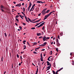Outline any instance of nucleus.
<instances>
[{
    "label": "nucleus",
    "instance_id": "8",
    "mask_svg": "<svg viewBox=\"0 0 74 74\" xmlns=\"http://www.w3.org/2000/svg\"><path fill=\"white\" fill-rule=\"evenodd\" d=\"M25 20L26 22H29V21L27 20V17H26L25 16Z\"/></svg>",
    "mask_w": 74,
    "mask_h": 74
},
{
    "label": "nucleus",
    "instance_id": "25",
    "mask_svg": "<svg viewBox=\"0 0 74 74\" xmlns=\"http://www.w3.org/2000/svg\"><path fill=\"white\" fill-rule=\"evenodd\" d=\"M27 44H28V45H29V47H30V44H29V42H27Z\"/></svg>",
    "mask_w": 74,
    "mask_h": 74
},
{
    "label": "nucleus",
    "instance_id": "9",
    "mask_svg": "<svg viewBox=\"0 0 74 74\" xmlns=\"http://www.w3.org/2000/svg\"><path fill=\"white\" fill-rule=\"evenodd\" d=\"M21 4L20 3L18 4L17 5H15L16 7H21Z\"/></svg>",
    "mask_w": 74,
    "mask_h": 74
},
{
    "label": "nucleus",
    "instance_id": "1",
    "mask_svg": "<svg viewBox=\"0 0 74 74\" xmlns=\"http://www.w3.org/2000/svg\"><path fill=\"white\" fill-rule=\"evenodd\" d=\"M49 37H48L47 38L45 36H44L43 37V41H47V40H49Z\"/></svg>",
    "mask_w": 74,
    "mask_h": 74
},
{
    "label": "nucleus",
    "instance_id": "62",
    "mask_svg": "<svg viewBox=\"0 0 74 74\" xmlns=\"http://www.w3.org/2000/svg\"><path fill=\"white\" fill-rule=\"evenodd\" d=\"M28 11H29V10H30V8L28 7Z\"/></svg>",
    "mask_w": 74,
    "mask_h": 74
},
{
    "label": "nucleus",
    "instance_id": "51",
    "mask_svg": "<svg viewBox=\"0 0 74 74\" xmlns=\"http://www.w3.org/2000/svg\"><path fill=\"white\" fill-rule=\"evenodd\" d=\"M58 38H59V39H60V36H59V35H58Z\"/></svg>",
    "mask_w": 74,
    "mask_h": 74
},
{
    "label": "nucleus",
    "instance_id": "5",
    "mask_svg": "<svg viewBox=\"0 0 74 74\" xmlns=\"http://www.w3.org/2000/svg\"><path fill=\"white\" fill-rule=\"evenodd\" d=\"M44 23H45V22H43L42 24H40L39 26L37 27H41V26H42L43 25H44Z\"/></svg>",
    "mask_w": 74,
    "mask_h": 74
},
{
    "label": "nucleus",
    "instance_id": "56",
    "mask_svg": "<svg viewBox=\"0 0 74 74\" xmlns=\"http://www.w3.org/2000/svg\"><path fill=\"white\" fill-rule=\"evenodd\" d=\"M45 50V49H42L41 51H44V50Z\"/></svg>",
    "mask_w": 74,
    "mask_h": 74
},
{
    "label": "nucleus",
    "instance_id": "19",
    "mask_svg": "<svg viewBox=\"0 0 74 74\" xmlns=\"http://www.w3.org/2000/svg\"><path fill=\"white\" fill-rule=\"evenodd\" d=\"M25 42H26V41L25 40L23 41V43L24 44H25Z\"/></svg>",
    "mask_w": 74,
    "mask_h": 74
},
{
    "label": "nucleus",
    "instance_id": "21",
    "mask_svg": "<svg viewBox=\"0 0 74 74\" xmlns=\"http://www.w3.org/2000/svg\"><path fill=\"white\" fill-rule=\"evenodd\" d=\"M20 29L21 30H22V27L20 26L19 27Z\"/></svg>",
    "mask_w": 74,
    "mask_h": 74
},
{
    "label": "nucleus",
    "instance_id": "22",
    "mask_svg": "<svg viewBox=\"0 0 74 74\" xmlns=\"http://www.w3.org/2000/svg\"><path fill=\"white\" fill-rule=\"evenodd\" d=\"M50 55H52V51H51L50 52Z\"/></svg>",
    "mask_w": 74,
    "mask_h": 74
},
{
    "label": "nucleus",
    "instance_id": "23",
    "mask_svg": "<svg viewBox=\"0 0 74 74\" xmlns=\"http://www.w3.org/2000/svg\"><path fill=\"white\" fill-rule=\"evenodd\" d=\"M52 73H53V74H56V73H55V72L54 71H52Z\"/></svg>",
    "mask_w": 74,
    "mask_h": 74
},
{
    "label": "nucleus",
    "instance_id": "49",
    "mask_svg": "<svg viewBox=\"0 0 74 74\" xmlns=\"http://www.w3.org/2000/svg\"><path fill=\"white\" fill-rule=\"evenodd\" d=\"M33 8H34V7H33V6H32V8H31L30 10H31V11H32V10Z\"/></svg>",
    "mask_w": 74,
    "mask_h": 74
},
{
    "label": "nucleus",
    "instance_id": "60",
    "mask_svg": "<svg viewBox=\"0 0 74 74\" xmlns=\"http://www.w3.org/2000/svg\"><path fill=\"white\" fill-rule=\"evenodd\" d=\"M18 16L17 15L16 16V18H18Z\"/></svg>",
    "mask_w": 74,
    "mask_h": 74
},
{
    "label": "nucleus",
    "instance_id": "14",
    "mask_svg": "<svg viewBox=\"0 0 74 74\" xmlns=\"http://www.w3.org/2000/svg\"><path fill=\"white\" fill-rule=\"evenodd\" d=\"M63 32H61L60 34V36H63Z\"/></svg>",
    "mask_w": 74,
    "mask_h": 74
},
{
    "label": "nucleus",
    "instance_id": "3",
    "mask_svg": "<svg viewBox=\"0 0 74 74\" xmlns=\"http://www.w3.org/2000/svg\"><path fill=\"white\" fill-rule=\"evenodd\" d=\"M56 42L57 44V45L58 47H59L60 45V44L59 42V40L57 39V40H56Z\"/></svg>",
    "mask_w": 74,
    "mask_h": 74
},
{
    "label": "nucleus",
    "instance_id": "59",
    "mask_svg": "<svg viewBox=\"0 0 74 74\" xmlns=\"http://www.w3.org/2000/svg\"><path fill=\"white\" fill-rule=\"evenodd\" d=\"M24 53V51L21 52V53Z\"/></svg>",
    "mask_w": 74,
    "mask_h": 74
},
{
    "label": "nucleus",
    "instance_id": "50",
    "mask_svg": "<svg viewBox=\"0 0 74 74\" xmlns=\"http://www.w3.org/2000/svg\"><path fill=\"white\" fill-rule=\"evenodd\" d=\"M32 23H37V21H33L32 22Z\"/></svg>",
    "mask_w": 74,
    "mask_h": 74
},
{
    "label": "nucleus",
    "instance_id": "24",
    "mask_svg": "<svg viewBox=\"0 0 74 74\" xmlns=\"http://www.w3.org/2000/svg\"><path fill=\"white\" fill-rule=\"evenodd\" d=\"M23 47H24L23 49H26V46L25 45H24L23 46Z\"/></svg>",
    "mask_w": 74,
    "mask_h": 74
},
{
    "label": "nucleus",
    "instance_id": "12",
    "mask_svg": "<svg viewBox=\"0 0 74 74\" xmlns=\"http://www.w3.org/2000/svg\"><path fill=\"white\" fill-rule=\"evenodd\" d=\"M35 11H36V12H38V11H39V8H36L35 10Z\"/></svg>",
    "mask_w": 74,
    "mask_h": 74
},
{
    "label": "nucleus",
    "instance_id": "11",
    "mask_svg": "<svg viewBox=\"0 0 74 74\" xmlns=\"http://www.w3.org/2000/svg\"><path fill=\"white\" fill-rule=\"evenodd\" d=\"M32 44H33V45H37V42H35L34 43H32Z\"/></svg>",
    "mask_w": 74,
    "mask_h": 74
},
{
    "label": "nucleus",
    "instance_id": "38",
    "mask_svg": "<svg viewBox=\"0 0 74 74\" xmlns=\"http://www.w3.org/2000/svg\"><path fill=\"white\" fill-rule=\"evenodd\" d=\"M16 21H17V22H19V20H18V18H16Z\"/></svg>",
    "mask_w": 74,
    "mask_h": 74
},
{
    "label": "nucleus",
    "instance_id": "15",
    "mask_svg": "<svg viewBox=\"0 0 74 74\" xmlns=\"http://www.w3.org/2000/svg\"><path fill=\"white\" fill-rule=\"evenodd\" d=\"M40 61L41 62H43V59L42 58V57H41V58H40Z\"/></svg>",
    "mask_w": 74,
    "mask_h": 74
},
{
    "label": "nucleus",
    "instance_id": "47",
    "mask_svg": "<svg viewBox=\"0 0 74 74\" xmlns=\"http://www.w3.org/2000/svg\"><path fill=\"white\" fill-rule=\"evenodd\" d=\"M56 51H57V52H58V48L56 49Z\"/></svg>",
    "mask_w": 74,
    "mask_h": 74
},
{
    "label": "nucleus",
    "instance_id": "35",
    "mask_svg": "<svg viewBox=\"0 0 74 74\" xmlns=\"http://www.w3.org/2000/svg\"><path fill=\"white\" fill-rule=\"evenodd\" d=\"M35 29V27H32V28H31V29H33V30H34V29Z\"/></svg>",
    "mask_w": 74,
    "mask_h": 74
},
{
    "label": "nucleus",
    "instance_id": "4",
    "mask_svg": "<svg viewBox=\"0 0 74 74\" xmlns=\"http://www.w3.org/2000/svg\"><path fill=\"white\" fill-rule=\"evenodd\" d=\"M1 10L2 12H4V10H3V9H4V6L2 5H1Z\"/></svg>",
    "mask_w": 74,
    "mask_h": 74
},
{
    "label": "nucleus",
    "instance_id": "40",
    "mask_svg": "<svg viewBox=\"0 0 74 74\" xmlns=\"http://www.w3.org/2000/svg\"><path fill=\"white\" fill-rule=\"evenodd\" d=\"M23 58H26V55H23Z\"/></svg>",
    "mask_w": 74,
    "mask_h": 74
},
{
    "label": "nucleus",
    "instance_id": "43",
    "mask_svg": "<svg viewBox=\"0 0 74 74\" xmlns=\"http://www.w3.org/2000/svg\"><path fill=\"white\" fill-rule=\"evenodd\" d=\"M3 57L2 56L1 58V60L2 62H3Z\"/></svg>",
    "mask_w": 74,
    "mask_h": 74
},
{
    "label": "nucleus",
    "instance_id": "30",
    "mask_svg": "<svg viewBox=\"0 0 74 74\" xmlns=\"http://www.w3.org/2000/svg\"><path fill=\"white\" fill-rule=\"evenodd\" d=\"M41 19H40L38 21H36V22H38L40 21V20H41Z\"/></svg>",
    "mask_w": 74,
    "mask_h": 74
},
{
    "label": "nucleus",
    "instance_id": "31",
    "mask_svg": "<svg viewBox=\"0 0 74 74\" xmlns=\"http://www.w3.org/2000/svg\"><path fill=\"white\" fill-rule=\"evenodd\" d=\"M20 59L21 60V61H22V56H20Z\"/></svg>",
    "mask_w": 74,
    "mask_h": 74
},
{
    "label": "nucleus",
    "instance_id": "36",
    "mask_svg": "<svg viewBox=\"0 0 74 74\" xmlns=\"http://www.w3.org/2000/svg\"><path fill=\"white\" fill-rule=\"evenodd\" d=\"M4 34H5V37H6L7 36V34H6V33H4Z\"/></svg>",
    "mask_w": 74,
    "mask_h": 74
},
{
    "label": "nucleus",
    "instance_id": "17",
    "mask_svg": "<svg viewBox=\"0 0 74 74\" xmlns=\"http://www.w3.org/2000/svg\"><path fill=\"white\" fill-rule=\"evenodd\" d=\"M43 22L44 21H42V22H40V23H38V24H37V25L38 26V25H40V24H41V23H42V22Z\"/></svg>",
    "mask_w": 74,
    "mask_h": 74
},
{
    "label": "nucleus",
    "instance_id": "53",
    "mask_svg": "<svg viewBox=\"0 0 74 74\" xmlns=\"http://www.w3.org/2000/svg\"><path fill=\"white\" fill-rule=\"evenodd\" d=\"M23 25H24V26H25V25H26V24L24 23H23Z\"/></svg>",
    "mask_w": 74,
    "mask_h": 74
},
{
    "label": "nucleus",
    "instance_id": "39",
    "mask_svg": "<svg viewBox=\"0 0 74 74\" xmlns=\"http://www.w3.org/2000/svg\"><path fill=\"white\" fill-rule=\"evenodd\" d=\"M17 57L18 58H19V55H18V54H17Z\"/></svg>",
    "mask_w": 74,
    "mask_h": 74
},
{
    "label": "nucleus",
    "instance_id": "61",
    "mask_svg": "<svg viewBox=\"0 0 74 74\" xmlns=\"http://www.w3.org/2000/svg\"><path fill=\"white\" fill-rule=\"evenodd\" d=\"M21 63H19V64H18V66H21Z\"/></svg>",
    "mask_w": 74,
    "mask_h": 74
},
{
    "label": "nucleus",
    "instance_id": "52",
    "mask_svg": "<svg viewBox=\"0 0 74 74\" xmlns=\"http://www.w3.org/2000/svg\"><path fill=\"white\" fill-rule=\"evenodd\" d=\"M58 72H59L58 71H57L56 72V74H58Z\"/></svg>",
    "mask_w": 74,
    "mask_h": 74
},
{
    "label": "nucleus",
    "instance_id": "13",
    "mask_svg": "<svg viewBox=\"0 0 74 74\" xmlns=\"http://www.w3.org/2000/svg\"><path fill=\"white\" fill-rule=\"evenodd\" d=\"M23 12H25V8L24 7H23Z\"/></svg>",
    "mask_w": 74,
    "mask_h": 74
},
{
    "label": "nucleus",
    "instance_id": "44",
    "mask_svg": "<svg viewBox=\"0 0 74 74\" xmlns=\"http://www.w3.org/2000/svg\"><path fill=\"white\" fill-rule=\"evenodd\" d=\"M50 61H52V60H53V58H50Z\"/></svg>",
    "mask_w": 74,
    "mask_h": 74
},
{
    "label": "nucleus",
    "instance_id": "27",
    "mask_svg": "<svg viewBox=\"0 0 74 74\" xmlns=\"http://www.w3.org/2000/svg\"><path fill=\"white\" fill-rule=\"evenodd\" d=\"M36 3H41V1H38L36 2Z\"/></svg>",
    "mask_w": 74,
    "mask_h": 74
},
{
    "label": "nucleus",
    "instance_id": "58",
    "mask_svg": "<svg viewBox=\"0 0 74 74\" xmlns=\"http://www.w3.org/2000/svg\"><path fill=\"white\" fill-rule=\"evenodd\" d=\"M42 38V36H41L39 38Z\"/></svg>",
    "mask_w": 74,
    "mask_h": 74
},
{
    "label": "nucleus",
    "instance_id": "16",
    "mask_svg": "<svg viewBox=\"0 0 74 74\" xmlns=\"http://www.w3.org/2000/svg\"><path fill=\"white\" fill-rule=\"evenodd\" d=\"M51 14H52V13L51 12L49 14H47V15L48 16H49L51 15Z\"/></svg>",
    "mask_w": 74,
    "mask_h": 74
},
{
    "label": "nucleus",
    "instance_id": "45",
    "mask_svg": "<svg viewBox=\"0 0 74 74\" xmlns=\"http://www.w3.org/2000/svg\"><path fill=\"white\" fill-rule=\"evenodd\" d=\"M72 64L73 65H74V61H73L72 62Z\"/></svg>",
    "mask_w": 74,
    "mask_h": 74
},
{
    "label": "nucleus",
    "instance_id": "46",
    "mask_svg": "<svg viewBox=\"0 0 74 74\" xmlns=\"http://www.w3.org/2000/svg\"><path fill=\"white\" fill-rule=\"evenodd\" d=\"M35 5H36V4H34L32 5V7H34L35 6Z\"/></svg>",
    "mask_w": 74,
    "mask_h": 74
},
{
    "label": "nucleus",
    "instance_id": "32",
    "mask_svg": "<svg viewBox=\"0 0 74 74\" xmlns=\"http://www.w3.org/2000/svg\"><path fill=\"white\" fill-rule=\"evenodd\" d=\"M47 42H45L44 43H43V45H46L47 44Z\"/></svg>",
    "mask_w": 74,
    "mask_h": 74
},
{
    "label": "nucleus",
    "instance_id": "57",
    "mask_svg": "<svg viewBox=\"0 0 74 74\" xmlns=\"http://www.w3.org/2000/svg\"><path fill=\"white\" fill-rule=\"evenodd\" d=\"M50 64H49V63H48V64H47V65H48V66H49V65H50Z\"/></svg>",
    "mask_w": 74,
    "mask_h": 74
},
{
    "label": "nucleus",
    "instance_id": "20",
    "mask_svg": "<svg viewBox=\"0 0 74 74\" xmlns=\"http://www.w3.org/2000/svg\"><path fill=\"white\" fill-rule=\"evenodd\" d=\"M51 57H49V58H48V60L49 61H51V60H49V58H51Z\"/></svg>",
    "mask_w": 74,
    "mask_h": 74
},
{
    "label": "nucleus",
    "instance_id": "33",
    "mask_svg": "<svg viewBox=\"0 0 74 74\" xmlns=\"http://www.w3.org/2000/svg\"><path fill=\"white\" fill-rule=\"evenodd\" d=\"M34 53H35V54H37V53L36 52V51H34L33 52Z\"/></svg>",
    "mask_w": 74,
    "mask_h": 74
},
{
    "label": "nucleus",
    "instance_id": "48",
    "mask_svg": "<svg viewBox=\"0 0 74 74\" xmlns=\"http://www.w3.org/2000/svg\"><path fill=\"white\" fill-rule=\"evenodd\" d=\"M39 48H40V47H39L37 48H36V49H39Z\"/></svg>",
    "mask_w": 74,
    "mask_h": 74
},
{
    "label": "nucleus",
    "instance_id": "6",
    "mask_svg": "<svg viewBox=\"0 0 74 74\" xmlns=\"http://www.w3.org/2000/svg\"><path fill=\"white\" fill-rule=\"evenodd\" d=\"M48 17H49V16L48 15H46L45 16L44 18L43 19V20H45L46 19H47Z\"/></svg>",
    "mask_w": 74,
    "mask_h": 74
},
{
    "label": "nucleus",
    "instance_id": "34",
    "mask_svg": "<svg viewBox=\"0 0 74 74\" xmlns=\"http://www.w3.org/2000/svg\"><path fill=\"white\" fill-rule=\"evenodd\" d=\"M39 46H42V47H44L45 45H39Z\"/></svg>",
    "mask_w": 74,
    "mask_h": 74
},
{
    "label": "nucleus",
    "instance_id": "18",
    "mask_svg": "<svg viewBox=\"0 0 74 74\" xmlns=\"http://www.w3.org/2000/svg\"><path fill=\"white\" fill-rule=\"evenodd\" d=\"M28 20L29 21H30V22H32V20H30V18H29V17L27 18Z\"/></svg>",
    "mask_w": 74,
    "mask_h": 74
},
{
    "label": "nucleus",
    "instance_id": "63",
    "mask_svg": "<svg viewBox=\"0 0 74 74\" xmlns=\"http://www.w3.org/2000/svg\"><path fill=\"white\" fill-rule=\"evenodd\" d=\"M10 36L11 34H9L8 35V37H9Z\"/></svg>",
    "mask_w": 74,
    "mask_h": 74
},
{
    "label": "nucleus",
    "instance_id": "42",
    "mask_svg": "<svg viewBox=\"0 0 74 74\" xmlns=\"http://www.w3.org/2000/svg\"><path fill=\"white\" fill-rule=\"evenodd\" d=\"M29 5H30L31 6V5H32V3L30 2L29 3Z\"/></svg>",
    "mask_w": 74,
    "mask_h": 74
},
{
    "label": "nucleus",
    "instance_id": "41",
    "mask_svg": "<svg viewBox=\"0 0 74 74\" xmlns=\"http://www.w3.org/2000/svg\"><path fill=\"white\" fill-rule=\"evenodd\" d=\"M55 11H54V10H53V11H52L51 12V13H53V12H55Z\"/></svg>",
    "mask_w": 74,
    "mask_h": 74
},
{
    "label": "nucleus",
    "instance_id": "7",
    "mask_svg": "<svg viewBox=\"0 0 74 74\" xmlns=\"http://www.w3.org/2000/svg\"><path fill=\"white\" fill-rule=\"evenodd\" d=\"M51 65H50V66H48L47 67V69L46 70V71L49 70L51 68Z\"/></svg>",
    "mask_w": 74,
    "mask_h": 74
},
{
    "label": "nucleus",
    "instance_id": "54",
    "mask_svg": "<svg viewBox=\"0 0 74 74\" xmlns=\"http://www.w3.org/2000/svg\"><path fill=\"white\" fill-rule=\"evenodd\" d=\"M41 13H40L39 14H38V16H40V15H41Z\"/></svg>",
    "mask_w": 74,
    "mask_h": 74
},
{
    "label": "nucleus",
    "instance_id": "37",
    "mask_svg": "<svg viewBox=\"0 0 74 74\" xmlns=\"http://www.w3.org/2000/svg\"><path fill=\"white\" fill-rule=\"evenodd\" d=\"M21 13H22V14H23V15H24V17H25V14H24V13H23V12H22Z\"/></svg>",
    "mask_w": 74,
    "mask_h": 74
},
{
    "label": "nucleus",
    "instance_id": "29",
    "mask_svg": "<svg viewBox=\"0 0 74 74\" xmlns=\"http://www.w3.org/2000/svg\"><path fill=\"white\" fill-rule=\"evenodd\" d=\"M50 10H48L47 11L46 13H48L49 11Z\"/></svg>",
    "mask_w": 74,
    "mask_h": 74
},
{
    "label": "nucleus",
    "instance_id": "28",
    "mask_svg": "<svg viewBox=\"0 0 74 74\" xmlns=\"http://www.w3.org/2000/svg\"><path fill=\"white\" fill-rule=\"evenodd\" d=\"M53 66L54 67H55V66H56V65H55V63H54L53 64Z\"/></svg>",
    "mask_w": 74,
    "mask_h": 74
},
{
    "label": "nucleus",
    "instance_id": "10",
    "mask_svg": "<svg viewBox=\"0 0 74 74\" xmlns=\"http://www.w3.org/2000/svg\"><path fill=\"white\" fill-rule=\"evenodd\" d=\"M42 34L41 33H37V34H36V35H37V36H41V35Z\"/></svg>",
    "mask_w": 74,
    "mask_h": 74
},
{
    "label": "nucleus",
    "instance_id": "26",
    "mask_svg": "<svg viewBox=\"0 0 74 74\" xmlns=\"http://www.w3.org/2000/svg\"><path fill=\"white\" fill-rule=\"evenodd\" d=\"M19 16H20V17H21V18L22 19H23V18L22 17V15H19Z\"/></svg>",
    "mask_w": 74,
    "mask_h": 74
},
{
    "label": "nucleus",
    "instance_id": "64",
    "mask_svg": "<svg viewBox=\"0 0 74 74\" xmlns=\"http://www.w3.org/2000/svg\"><path fill=\"white\" fill-rule=\"evenodd\" d=\"M15 25H16V26H18V24L16 23H15Z\"/></svg>",
    "mask_w": 74,
    "mask_h": 74
},
{
    "label": "nucleus",
    "instance_id": "55",
    "mask_svg": "<svg viewBox=\"0 0 74 74\" xmlns=\"http://www.w3.org/2000/svg\"><path fill=\"white\" fill-rule=\"evenodd\" d=\"M44 28H45V27H44V26H43L42 28V29L43 30H44Z\"/></svg>",
    "mask_w": 74,
    "mask_h": 74
},
{
    "label": "nucleus",
    "instance_id": "2",
    "mask_svg": "<svg viewBox=\"0 0 74 74\" xmlns=\"http://www.w3.org/2000/svg\"><path fill=\"white\" fill-rule=\"evenodd\" d=\"M46 10H47V8H45L42 12L41 13L43 15H45L46 13V12H45Z\"/></svg>",
    "mask_w": 74,
    "mask_h": 74
}]
</instances>
